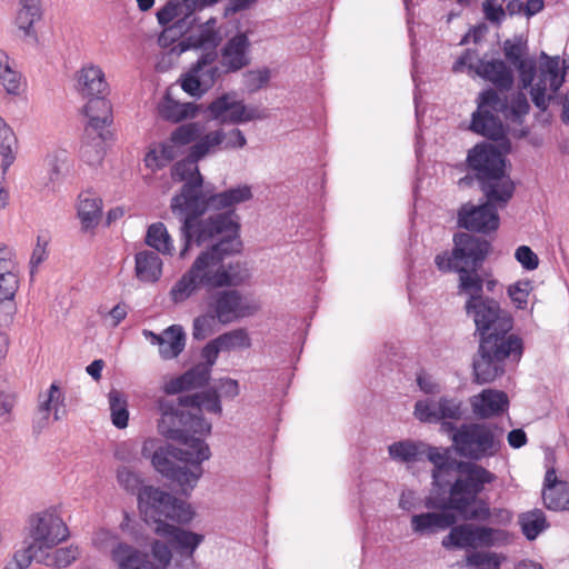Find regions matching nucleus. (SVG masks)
Masks as SVG:
<instances>
[{
    "label": "nucleus",
    "instance_id": "1",
    "mask_svg": "<svg viewBox=\"0 0 569 569\" xmlns=\"http://www.w3.org/2000/svg\"><path fill=\"white\" fill-rule=\"evenodd\" d=\"M467 161L476 172L487 202L480 206L462 204L458 211V224L481 233L496 231L499 227L497 207H503L515 190L511 179L505 171V158L497 148L483 143L469 151Z\"/></svg>",
    "mask_w": 569,
    "mask_h": 569
},
{
    "label": "nucleus",
    "instance_id": "2",
    "mask_svg": "<svg viewBox=\"0 0 569 569\" xmlns=\"http://www.w3.org/2000/svg\"><path fill=\"white\" fill-rule=\"evenodd\" d=\"M476 72L491 82L496 90L490 88L479 93L470 128L483 137L497 140L503 136V128L497 114L501 113L507 120L520 122L529 112L530 106L521 91L509 97L506 94L513 86L515 78L512 70L502 60H481L476 67Z\"/></svg>",
    "mask_w": 569,
    "mask_h": 569
},
{
    "label": "nucleus",
    "instance_id": "3",
    "mask_svg": "<svg viewBox=\"0 0 569 569\" xmlns=\"http://www.w3.org/2000/svg\"><path fill=\"white\" fill-rule=\"evenodd\" d=\"M502 49L507 61L518 71L522 88H531L532 102L545 111L565 82L568 61H561L559 56L550 57L542 51L538 64L535 57L528 56V43L522 37L507 39Z\"/></svg>",
    "mask_w": 569,
    "mask_h": 569
},
{
    "label": "nucleus",
    "instance_id": "4",
    "mask_svg": "<svg viewBox=\"0 0 569 569\" xmlns=\"http://www.w3.org/2000/svg\"><path fill=\"white\" fill-rule=\"evenodd\" d=\"M158 409L161 418L158 431L167 439H181L188 443V433L203 439L211 425L201 417V410L220 415L222 407L216 390L183 396L178 401L160 398Z\"/></svg>",
    "mask_w": 569,
    "mask_h": 569
},
{
    "label": "nucleus",
    "instance_id": "5",
    "mask_svg": "<svg viewBox=\"0 0 569 569\" xmlns=\"http://www.w3.org/2000/svg\"><path fill=\"white\" fill-rule=\"evenodd\" d=\"M183 448L163 446L152 456L153 468L163 477L174 481L183 493L191 491L202 476L201 463L211 456L208 445L188 433V443L181 439H174Z\"/></svg>",
    "mask_w": 569,
    "mask_h": 569
},
{
    "label": "nucleus",
    "instance_id": "6",
    "mask_svg": "<svg viewBox=\"0 0 569 569\" xmlns=\"http://www.w3.org/2000/svg\"><path fill=\"white\" fill-rule=\"evenodd\" d=\"M93 547L109 556L117 569H168L172 560L171 546L162 540L150 543L151 555L121 539L107 528H99L92 536Z\"/></svg>",
    "mask_w": 569,
    "mask_h": 569
},
{
    "label": "nucleus",
    "instance_id": "7",
    "mask_svg": "<svg viewBox=\"0 0 569 569\" xmlns=\"http://www.w3.org/2000/svg\"><path fill=\"white\" fill-rule=\"evenodd\" d=\"M240 249L241 241L239 237L219 240L218 243L202 251L188 271L201 286L210 288L239 286L248 278L247 270L239 262L226 263L224 259L239 252Z\"/></svg>",
    "mask_w": 569,
    "mask_h": 569
},
{
    "label": "nucleus",
    "instance_id": "8",
    "mask_svg": "<svg viewBox=\"0 0 569 569\" xmlns=\"http://www.w3.org/2000/svg\"><path fill=\"white\" fill-rule=\"evenodd\" d=\"M443 433L450 436L452 449L468 462L496 457L503 443V430L495 423L478 421L460 426L445 423Z\"/></svg>",
    "mask_w": 569,
    "mask_h": 569
},
{
    "label": "nucleus",
    "instance_id": "9",
    "mask_svg": "<svg viewBox=\"0 0 569 569\" xmlns=\"http://www.w3.org/2000/svg\"><path fill=\"white\" fill-rule=\"evenodd\" d=\"M202 203L203 208L197 211L173 212L180 216L182 221L180 230L183 247L179 252L181 259L186 258L192 240L200 246L218 236L221 237L220 240L238 237L239 221L234 211L200 218L207 210H210L209 206L206 204L204 197H202Z\"/></svg>",
    "mask_w": 569,
    "mask_h": 569
},
{
    "label": "nucleus",
    "instance_id": "10",
    "mask_svg": "<svg viewBox=\"0 0 569 569\" xmlns=\"http://www.w3.org/2000/svg\"><path fill=\"white\" fill-rule=\"evenodd\" d=\"M459 476L449 489L446 508L456 511L463 519L479 502L478 496L497 476L477 462H460Z\"/></svg>",
    "mask_w": 569,
    "mask_h": 569
},
{
    "label": "nucleus",
    "instance_id": "11",
    "mask_svg": "<svg viewBox=\"0 0 569 569\" xmlns=\"http://www.w3.org/2000/svg\"><path fill=\"white\" fill-rule=\"evenodd\" d=\"M521 352V339L515 335H510L509 338L496 336L481 338L478 356L472 365L475 381L479 385L493 381L503 373L505 359L510 356L519 358Z\"/></svg>",
    "mask_w": 569,
    "mask_h": 569
},
{
    "label": "nucleus",
    "instance_id": "12",
    "mask_svg": "<svg viewBox=\"0 0 569 569\" xmlns=\"http://www.w3.org/2000/svg\"><path fill=\"white\" fill-rule=\"evenodd\" d=\"M138 505L144 520L153 522L156 527L159 523H167L164 519L178 523H188L194 517V512L189 503L152 486H147L139 490Z\"/></svg>",
    "mask_w": 569,
    "mask_h": 569
},
{
    "label": "nucleus",
    "instance_id": "13",
    "mask_svg": "<svg viewBox=\"0 0 569 569\" xmlns=\"http://www.w3.org/2000/svg\"><path fill=\"white\" fill-rule=\"evenodd\" d=\"M197 162L198 159L190 153L188 158L172 167V180L184 182L181 192L172 198V212L197 211L203 208L201 189L203 180Z\"/></svg>",
    "mask_w": 569,
    "mask_h": 569
},
{
    "label": "nucleus",
    "instance_id": "14",
    "mask_svg": "<svg viewBox=\"0 0 569 569\" xmlns=\"http://www.w3.org/2000/svg\"><path fill=\"white\" fill-rule=\"evenodd\" d=\"M451 253L442 252L436 256L435 263L440 271H452L456 263L459 267H470L478 270L486 259L490 243L467 232H459L453 237Z\"/></svg>",
    "mask_w": 569,
    "mask_h": 569
},
{
    "label": "nucleus",
    "instance_id": "15",
    "mask_svg": "<svg viewBox=\"0 0 569 569\" xmlns=\"http://www.w3.org/2000/svg\"><path fill=\"white\" fill-rule=\"evenodd\" d=\"M467 315L472 318L477 331L485 337L509 338L512 319L501 310L499 303L485 297L469 298L466 302Z\"/></svg>",
    "mask_w": 569,
    "mask_h": 569
},
{
    "label": "nucleus",
    "instance_id": "16",
    "mask_svg": "<svg viewBox=\"0 0 569 569\" xmlns=\"http://www.w3.org/2000/svg\"><path fill=\"white\" fill-rule=\"evenodd\" d=\"M450 532L442 540V546L450 548H489L509 543L510 533L503 529L462 523L450 527Z\"/></svg>",
    "mask_w": 569,
    "mask_h": 569
},
{
    "label": "nucleus",
    "instance_id": "17",
    "mask_svg": "<svg viewBox=\"0 0 569 569\" xmlns=\"http://www.w3.org/2000/svg\"><path fill=\"white\" fill-rule=\"evenodd\" d=\"M208 307L221 325H229L251 317L259 310V305L254 299L236 289L216 292L211 296Z\"/></svg>",
    "mask_w": 569,
    "mask_h": 569
},
{
    "label": "nucleus",
    "instance_id": "18",
    "mask_svg": "<svg viewBox=\"0 0 569 569\" xmlns=\"http://www.w3.org/2000/svg\"><path fill=\"white\" fill-rule=\"evenodd\" d=\"M208 112L211 119L223 124H240L267 118L263 110L256 106H247L242 100L237 99L234 92L216 98L208 106Z\"/></svg>",
    "mask_w": 569,
    "mask_h": 569
},
{
    "label": "nucleus",
    "instance_id": "19",
    "mask_svg": "<svg viewBox=\"0 0 569 569\" xmlns=\"http://www.w3.org/2000/svg\"><path fill=\"white\" fill-rule=\"evenodd\" d=\"M68 537V528L58 513L44 510L30 517L27 539L38 549H51Z\"/></svg>",
    "mask_w": 569,
    "mask_h": 569
},
{
    "label": "nucleus",
    "instance_id": "20",
    "mask_svg": "<svg viewBox=\"0 0 569 569\" xmlns=\"http://www.w3.org/2000/svg\"><path fill=\"white\" fill-rule=\"evenodd\" d=\"M158 22L168 26L158 38L159 46L166 48L172 44L176 38L188 32L196 22V17L184 1H169L157 12Z\"/></svg>",
    "mask_w": 569,
    "mask_h": 569
},
{
    "label": "nucleus",
    "instance_id": "21",
    "mask_svg": "<svg viewBox=\"0 0 569 569\" xmlns=\"http://www.w3.org/2000/svg\"><path fill=\"white\" fill-rule=\"evenodd\" d=\"M465 413L462 401L451 397L439 399H422L415 405L413 416L425 423L440 422V430L443 432L445 423H453L462 419Z\"/></svg>",
    "mask_w": 569,
    "mask_h": 569
},
{
    "label": "nucleus",
    "instance_id": "22",
    "mask_svg": "<svg viewBox=\"0 0 569 569\" xmlns=\"http://www.w3.org/2000/svg\"><path fill=\"white\" fill-rule=\"evenodd\" d=\"M221 41V36L217 29V19L210 18L199 24L186 39L179 41L170 48V54L179 57L189 49H214Z\"/></svg>",
    "mask_w": 569,
    "mask_h": 569
},
{
    "label": "nucleus",
    "instance_id": "23",
    "mask_svg": "<svg viewBox=\"0 0 569 569\" xmlns=\"http://www.w3.org/2000/svg\"><path fill=\"white\" fill-rule=\"evenodd\" d=\"M153 530L164 538L178 555H194L204 541V535L170 523H159Z\"/></svg>",
    "mask_w": 569,
    "mask_h": 569
},
{
    "label": "nucleus",
    "instance_id": "24",
    "mask_svg": "<svg viewBox=\"0 0 569 569\" xmlns=\"http://www.w3.org/2000/svg\"><path fill=\"white\" fill-rule=\"evenodd\" d=\"M142 335L151 345L158 346L159 355L164 360L177 358L186 346V333L179 325H172L159 335L144 329Z\"/></svg>",
    "mask_w": 569,
    "mask_h": 569
},
{
    "label": "nucleus",
    "instance_id": "25",
    "mask_svg": "<svg viewBox=\"0 0 569 569\" xmlns=\"http://www.w3.org/2000/svg\"><path fill=\"white\" fill-rule=\"evenodd\" d=\"M472 413L479 419H490L502 415L509 407V399L505 391L483 389L469 400Z\"/></svg>",
    "mask_w": 569,
    "mask_h": 569
},
{
    "label": "nucleus",
    "instance_id": "26",
    "mask_svg": "<svg viewBox=\"0 0 569 569\" xmlns=\"http://www.w3.org/2000/svg\"><path fill=\"white\" fill-rule=\"evenodd\" d=\"M443 507L440 512H421L413 515L410 519V527L417 536H430L452 527L457 522L456 516Z\"/></svg>",
    "mask_w": 569,
    "mask_h": 569
},
{
    "label": "nucleus",
    "instance_id": "27",
    "mask_svg": "<svg viewBox=\"0 0 569 569\" xmlns=\"http://www.w3.org/2000/svg\"><path fill=\"white\" fill-rule=\"evenodd\" d=\"M38 411L41 415L36 420L38 428H44L48 425L51 412L56 421L66 417V396L58 383H51L47 392L39 395Z\"/></svg>",
    "mask_w": 569,
    "mask_h": 569
},
{
    "label": "nucleus",
    "instance_id": "28",
    "mask_svg": "<svg viewBox=\"0 0 569 569\" xmlns=\"http://www.w3.org/2000/svg\"><path fill=\"white\" fill-rule=\"evenodd\" d=\"M19 267L14 251L7 246L0 247V300L14 299L19 289Z\"/></svg>",
    "mask_w": 569,
    "mask_h": 569
},
{
    "label": "nucleus",
    "instance_id": "29",
    "mask_svg": "<svg viewBox=\"0 0 569 569\" xmlns=\"http://www.w3.org/2000/svg\"><path fill=\"white\" fill-rule=\"evenodd\" d=\"M77 89L86 98L106 96L109 86L103 70L93 63L84 64L77 72Z\"/></svg>",
    "mask_w": 569,
    "mask_h": 569
},
{
    "label": "nucleus",
    "instance_id": "30",
    "mask_svg": "<svg viewBox=\"0 0 569 569\" xmlns=\"http://www.w3.org/2000/svg\"><path fill=\"white\" fill-rule=\"evenodd\" d=\"M542 499L549 510L569 509V483L558 480L553 469H549L546 472Z\"/></svg>",
    "mask_w": 569,
    "mask_h": 569
},
{
    "label": "nucleus",
    "instance_id": "31",
    "mask_svg": "<svg viewBox=\"0 0 569 569\" xmlns=\"http://www.w3.org/2000/svg\"><path fill=\"white\" fill-rule=\"evenodd\" d=\"M77 216L82 232H92L102 217V200L91 191H83L78 197Z\"/></svg>",
    "mask_w": 569,
    "mask_h": 569
},
{
    "label": "nucleus",
    "instance_id": "32",
    "mask_svg": "<svg viewBox=\"0 0 569 569\" xmlns=\"http://www.w3.org/2000/svg\"><path fill=\"white\" fill-rule=\"evenodd\" d=\"M250 41L244 33L230 38L222 48V64L228 71H238L249 64Z\"/></svg>",
    "mask_w": 569,
    "mask_h": 569
},
{
    "label": "nucleus",
    "instance_id": "33",
    "mask_svg": "<svg viewBox=\"0 0 569 569\" xmlns=\"http://www.w3.org/2000/svg\"><path fill=\"white\" fill-rule=\"evenodd\" d=\"M206 204L212 210L233 211L238 204L250 201L253 198L252 188L249 184H238L222 192L203 196Z\"/></svg>",
    "mask_w": 569,
    "mask_h": 569
},
{
    "label": "nucleus",
    "instance_id": "34",
    "mask_svg": "<svg viewBox=\"0 0 569 569\" xmlns=\"http://www.w3.org/2000/svg\"><path fill=\"white\" fill-rule=\"evenodd\" d=\"M84 113L88 118L86 130L102 132L112 121L111 103L106 99V96L89 98L84 106Z\"/></svg>",
    "mask_w": 569,
    "mask_h": 569
},
{
    "label": "nucleus",
    "instance_id": "35",
    "mask_svg": "<svg viewBox=\"0 0 569 569\" xmlns=\"http://www.w3.org/2000/svg\"><path fill=\"white\" fill-rule=\"evenodd\" d=\"M162 260L151 250H142L134 256L136 277L142 282H157L162 276Z\"/></svg>",
    "mask_w": 569,
    "mask_h": 569
},
{
    "label": "nucleus",
    "instance_id": "36",
    "mask_svg": "<svg viewBox=\"0 0 569 569\" xmlns=\"http://www.w3.org/2000/svg\"><path fill=\"white\" fill-rule=\"evenodd\" d=\"M107 134H109V132L86 130V138L80 149L82 162L91 168H97L102 163L106 154Z\"/></svg>",
    "mask_w": 569,
    "mask_h": 569
},
{
    "label": "nucleus",
    "instance_id": "37",
    "mask_svg": "<svg viewBox=\"0 0 569 569\" xmlns=\"http://www.w3.org/2000/svg\"><path fill=\"white\" fill-rule=\"evenodd\" d=\"M0 88L8 94L18 96L22 90V77L16 62L0 49Z\"/></svg>",
    "mask_w": 569,
    "mask_h": 569
},
{
    "label": "nucleus",
    "instance_id": "38",
    "mask_svg": "<svg viewBox=\"0 0 569 569\" xmlns=\"http://www.w3.org/2000/svg\"><path fill=\"white\" fill-rule=\"evenodd\" d=\"M159 114L172 122H179L197 116L198 108L192 102L181 103L171 98L170 91L167 92L158 107Z\"/></svg>",
    "mask_w": 569,
    "mask_h": 569
},
{
    "label": "nucleus",
    "instance_id": "39",
    "mask_svg": "<svg viewBox=\"0 0 569 569\" xmlns=\"http://www.w3.org/2000/svg\"><path fill=\"white\" fill-rule=\"evenodd\" d=\"M513 518L512 512L507 508H490L485 500H479L473 510L470 511L463 519L465 520H490L491 523L497 526H508Z\"/></svg>",
    "mask_w": 569,
    "mask_h": 569
},
{
    "label": "nucleus",
    "instance_id": "40",
    "mask_svg": "<svg viewBox=\"0 0 569 569\" xmlns=\"http://www.w3.org/2000/svg\"><path fill=\"white\" fill-rule=\"evenodd\" d=\"M146 243L158 254L172 257L176 252L173 240L162 222H156L148 227Z\"/></svg>",
    "mask_w": 569,
    "mask_h": 569
},
{
    "label": "nucleus",
    "instance_id": "41",
    "mask_svg": "<svg viewBox=\"0 0 569 569\" xmlns=\"http://www.w3.org/2000/svg\"><path fill=\"white\" fill-rule=\"evenodd\" d=\"M17 150L18 139L10 126L0 117V156L2 158L1 169L3 176L14 162Z\"/></svg>",
    "mask_w": 569,
    "mask_h": 569
},
{
    "label": "nucleus",
    "instance_id": "42",
    "mask_svg": "<svg viewBox=\"0 0 569 569\" xmlns=\"http://www.w3.org/2000/svg\"><path fill=\"white\" fill-rule=\"evenodd\" d=\"M217 52L208 51L203 53L196 64L191 68L199 80L202 81V88L210 89L220 77V69L216 64Z\"/></svg>",
    "mask_w": 569,
    "mask_h": 569
},
{
    "label": "nucleus",
    "instance_id": "43",
    "mask_svg": "<svg viewBox=\"0 0 569 569\" xmlns=\"http://www.w3.org/2000/svg\"><path fill=\"white\" fill-rule=\"evenodd\" d=\"M426 443L402 440L391 443L388 452L391 459L400 462H415L422 459Z\"/></svg>",
    "mask_w": 569,
    "mask_h": 569
},
{
    "label": "nucleus",
    "instance_id": "44",
    "mask_svg": "<svg viewBox=\"0 0 569 569\" xmlns=\"http://www.w3.org/2000/svg\"><path fill=\"white\" fill-rule=\"evenodd\" d=\"M518 522L523 536L528 540H535L549 527L545 512L541 509H532L520 513Z\"/></svg>",
    "mask_w": 569,
    "mask_h": 569
},
{
    "label": "nucleus",
    "instance_id": "45",
    "mask_svg": "<svg viewBox=\"0 0 569 569\" xmlns=\"http://www.w3.org/2000/svg\"><path fill=\"white\" fill-rule=\"evenodd\" d=\"M108 402L112 425L118 429H124L129 421L126 395L117 389H111L108 393Z\"/></svg>",
    "mask_w": 569,
    "mask_h": 569
},
{
    "label": "nucleus",
    "instance_id": "46",
    "mask_svg": "<svg viewBox=\"0 0 569 569\" xmlns=\"http://www.w3.org/2000/svg\"><path fill=\"white\" fill-rule=\"evenodd\" d=\"M452 271H457L459 273V287L470 296L469 298L482 297L481 292L483 281L477 273V270H472L470 267H459V264L456 263Z\"/></svg>",
    "mask_w": 569,
    "mask_h": 569
},
{
    "label": "nucleus",
    "instance_id": "47",
    "mask_svg": "<svg viewBox=\"0 0 569 569\" xmlns=\"http://www.w3.org/2000/svg\"><path fill=\"white\" fill-rule=\"evenodd\" d=\"M217 342L222 351L248 349L251 347V338L247 329L238 328L217 337Z\"/></svg>",
    "mask_w": 569,
    "mask_h": 569
},
{
    "label": "nucleus",
    "instance_id": "48",
    "mask_svg": "<svg viewBox=\"0 0 569 569\" xmlns=\"http://www.w3.org/2000/svg\"><path fill=\"white\" fill-rule=\"evenodd\" d=\"M201 284L189 272H184L182 277L171 288L169 295L174 303H182L188 300Z\"/></svg>",
    "mask_w": 569,
    "mask_h": 569
},
{
    "label": "nucleus",
    "instance_id": "49",
    "mask_svg": "<svg viewBox=\"0 0 569 569\" xmlns=\"http://www.w3.org/2000/svg\"><path fill=\"white\" fill-rule=\"evenodd\" d=\"M433 465L432 478L433 485L442 486V476L449 471V461L447 452L437 447L426 445L425 455Z\"/></svg>",
    "mask_w": 569,
    "mask_h": 569
},
{
    "label": "nucleus",
    "instance_id": "50",
    "mask_svg": "<svg viewBox=\"0 0 569 569\" xmlns=\"http://www.w3.org/2000/svg\"><path fill=\"white\" fill-rule=\"evenodd\" d=\"M224 141V131L222 129L211 131L198 140L190 149V153L198 161L221 146Z\"/></svg>",
    "mask_w": 569,
    "mask_h": 569
},
{
    "label": "nucleus",
    "instance_id": "51",
    "mask_svg": "<svg viewBox=\"0 0 569 569\" xmlns=\"http://www.w3.org/2000/svg\"><path fill=\"white\" fill-rule=\"evenodd\" d=\"M533 287L529 280H520L509 286L508 296L517 309H526Z\"/></svg>",
    "mask_w": 569,
    "mask_h": 569
},
{
    "label": "nucleus",
    "instance_id": "52",
    "mask_svg": "<svg viewBox=\"0 0 569 569\" xmlns=\"http://www.w3.org/2000/svg\"><path fill=\"white\" fill-rule=\"evenodd\" d=\"M116 478L119 487L127 492L136 493L140 488V475L127 466L117 468Z\"/></svg>",
    "mask_w": 569,
    "mask_h": 569
},
{
    "label": "nucleus",
    "instance_id": "53",
    "mask_svg": "<svg viewBox=\"0 0 569 569\" xmlns=\"http://www.w3.org/2000/svg\"><path fill=\"white\" fill-rule=\"evenodd\" d=\"M113 456L117 460L126 463H137L140 461L139 456V443L134 439H127L119 442L116 448Z\"/></svg>",
    "mask_w": 569,
    "mask_h": 569
},
{
    "label": "nucleus",
    "instance_id": "54",
    "mask_svg": "<svg viewBox=\"0 0 569 569\" xmlns=\"http://www.w3.org/2000/svg\"><path fill=\"white\" fill-rule=\"evenodd\" d=\"M41 18V10L30 8H21L18 17L17 24L18 28L23 32L24 37L36 38V32L33 30V24Z\"/></svg>",
    "mask_w": 569,
    "mask_h": 569
},
{
    "label": "nucleus",
    "instance_id": "55",
    "mask_svg": "<svg viewBox=\"0 0 569 569\" xmlns=\"http://www.w3.org/2000/svg\"><path fill=\"white\" fill-rule=\"evenodd\" d=\"M200 134V126L198 123L191 122L179 126L176 130L172 131L170 139L178 147H182L198 139Z\"/></svg>",
    "mask_w": 569,
    "mask_h": 569
},
{
    "label": "nucleus",
    "instance_id": "56",
    "mask_svg": "<svg viewBox=\"0 0 569 569\" xmlns=\"http://www.w3.org/2000/svg\"><path fill=\"white\" fill-rule=\"evenodd\" d=\"M217 317L214 313H204L193 320L192 337L196 340H203L214 332Z\"/></svg>",
    "mask_w": 569,
    "mask_h": 569
},
{
    "label": "nucleus",
    "instance_id": "57",
    "mask_svg": "<svg viewBox=\"0 0 569 569\" xmlns=\"http://www.w3.org/2000/svg\"><path fill=\"white\" fill-rule=\"evenodd\" d=\"M211 371L208 366L197 365L183 373V379L188 389L199 388L204 386L210 379Z\"/></svg>",
    "mask_w": 569,
    "mask_h": 569
},
{
    "label": "nucleus",
    "instance_id": "58",
    "mask_svg": "<svg viewBox=\"0 0 569 569\" xmlns=\"http://www.w3.org/2000/svg\"><path fill=\"white\" fill-rule=\"evenodd\" d=\"M467 563L477 569H500V560L492 552H473L467 557Z\"/></svg>",
    "mask_w": 569,
    "mask_h": 569
},
{
    "label": "nucleus",
    "instance_id": "59",
    "mask_svg": "<svg viewBox=\"0 0 569 569\" xmlns=\"http://www.w3.org/2000/svg\"><path fill=\"white\" fill-rule=\"evenodd\" d=\"M41 551V549H38L36 545H33L30 540L26 538L23 541V547L14 553L12 562L21 567L22 569H27L32 562V560Z\"/></svg>",
    "mask_w": 569,
    "mask_h": 569
},
{
    "label": "nucleus",
    "instance_id": "60",
    "mask_svg": "<svg viewBox=\"0 0 569 569\" xmlns=\"http://www.w3.org/2000/svg\"><path fill=\"white\" fill-rule=\"evenodd\" d=\"M79 549L73 546L57 549L50 557V563L57 568L70 566L79 557Z\"/></svg>",
    "mask_w": 569,
    "mask_h": 569
},
{
    "label": "nucleus",
    "instance_id": "61",
    "mask_svg": "<svg viewBox=\"0 0 569 569\" xmlns=\"http://www.w3.org/2000/svg\"><path fill=\"white\" fill-rule=\"evenodd\" d=\"M48 239L43 236L37 237L36 246L33 247L29 266L31 276L38 270V267L47 259L48 257Z\"/></svg>",
    "mask_w": 569,
    "mask_h": 569
},
{
    "label": "nucleus",
    "instance_id": "62",
    "mask_svg": "<svg viewBox=\"0 0 569 569\" xmlns=\"http://www.w3.org/2000/svg\"><path fill=\"white\" fill-rule=\"evenodd\" d=\"M180 81L182 90L192 97L200 98L208 91V89L202 88V81L199 80L192 69L182 76Z\"/></svg>",
    "mask_w": 569,
    "mask_h": 569
},
{
    "label": "nucleus",
    "instance_id": "63",
    "mask_svg": "<svg viewBox=\"0 0 569 569\" xmlns=\"http://www.w3.org/2000/svg\"><path fill=\"white\" fill-rule=\"evenodd\" d=\"M269 78L270 76L267 69L248 71L244 74V86L250 92H254L266 86Z\"/></svg>",
    "mask_w": 569,
    "mask_h": 569
},
{
    "label": "nucleus",
    "instance_id": "64",
    "mask_svg": "<svg viewBox=\"0 0 569 569\" xmlns=\"http://www.w3.org/2000/svg\"><path fill=\"white\" fill-rule=\"evenodd\" d=\"M515 258L526 270H535L539 266L538 256L528 247L520 246L515 252Z\"/></svg>",
    "mask_w": 569,
    "mask_h": 569
}]
</instances>
